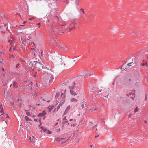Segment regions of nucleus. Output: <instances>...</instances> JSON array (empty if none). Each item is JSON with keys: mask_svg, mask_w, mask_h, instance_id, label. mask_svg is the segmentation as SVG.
Instances as JSON below:
<instances>
[{"mask_svg": "<svg viewBox=\"0 0 148 148\" xmlns=\"http://www.w3.org/2000/svg\"><path fill=\"white\" fill-rule=\"evenodd\" d=\"M59 48L61 51L64 52H65L67 50V47L65 45L63 46H60Z\"/></svg>", "mask_w": 148, "mask_h": 148, "instance_id": "1", "label": "nucleus"}, {"mask_svg": "<svg viewBox=\"0 0 148 148\" xmlns=\"http://www.w3.org/2000/svg\"><path fill=\"white\" fill-rule=\"evenodd\" d=\"M63 121L62 123V129L63 130L64 125L65 124L68 122V121L67 120L66 116H64L63 117Z\"/></svg>", "mask_w": 148, "mask_h": 148, "instance_id": "2", "label": "nucleus"}, {"mask_svg": "<svg viewBox=\"0 0 148 148\" xmlns=\"http://www.w3.org/2000/svg\"><path fill=\"white\" fill-rule=\"evenodd\" d=\"M12 85L13 87L15 88H17L18 87V83L15 81H13V83L11 84L10 86H11Z\"/></svg>", "mask_w": 148, "mask_h": 148, "instance_id": "3", "label": "nucleus"}, {"mask_svg": "<svg viewBox=\"0 0 148 148\" xmlns=\"http://www.w3.org/2000/svg\"><path fill=\"white\" fill-rule=\"evenodd\" d=\"M77 21H74L73 22H71V29H75V25L77 24Z\"/></svg>", "mask_w": 148, "mask_h": 148, "instance_id": "4", "label": "nucleus"}, {"mask_svg": "<svg viewBox=\"0 0 148 148\" xmlns=\"http://www.w3.org/2000/svg\"><path fill=\"white\" fill-rule=\"evenodd\" d=\"M135 90L133 91V92H131L129 94H127V95L129 97H131V95H132V96L131 97V98L133 100L134 98L135 97Z\"/></svg>", "mask_w": 148, "mask_h": 148, "instance_id": "5", "label": "nucleus"}, {"mask_svg": "<svg viewBox=\"0 0 148 148\" xmlns=\"http://www.w3.org/2000/svg\"><path fill=\"white\" fill-rule=\"evenodd\" d=\"M80 12L81 13V16L82 18H84V14H85L84 10L83 8H81L80 10Z\"/></svg>", "mask_w": 148, "mask_h": 148, "instance_id": "6", "label": "nucleus"}, {"mask_svg": "<svg viewBox=\"0 0 148 148\" xmlns=\"http://www.w3.org/2000/svg\"><path fill=\"white\" fill-rule=\"evenodd\" d=\"M65 138H61L59 137L55 138V141H59L62 140H64Z\"/></svg>", "mask_w": 148, "mask_h": 148, "instance_id": "7", "label": "nucleus"}, {"mask_svg": "<svg viewBox=\"0 0 148 148\" xmlns=\"http://www.w3.org/2000/svg\"><path fill=\"white\" fill-rule=\"evenodd\" d=\"M46 114L45 111H43L42 113H41L39 114L38 116L40 117H42L45 115Z\"/></svg>", "mask_w": 148, "mask_h": 148, "instance_id": "8", "label": "nucleus"}, {"mask_svg": "<svg viewBox=\"0 0 148 148\" xmlns=\"http://www.w3.org/2000/svg\"><path fill=\"white\" fill-rule=\"evenodd\" d=\"M141 134H137L134 135V138H137L138 139L139 138H140V137H141Z\"/></svg>", "mask_w": 148, "mask_h": 148, "instance_id": "9", "label": "nucleus"}, {"mask_svg": "<svg viewBox=\"0 0 148 148\" xmlns=\"http://www.w3.org/2000/svg\"><path fill=\"white\" fill-rule=\"evenodd\" d=\"M30 141L32 143H35V139L34 136H32V137H30Z\"/></svg>", "mask_w": 148, "mask_h": 148, "instance_id": "10", "label": "nucleus"}, {"mask_svg": "<svg viewBox=\"0 0 148 148\" xmlns=\"http://www.w3.org/2000/svg\"><path fill=\"white\" fill-rule=\"evenodd\" d=\"M70 106L69 105L67 106L66 109V110L64 113V115H65V114H66V113L67 112L68 110L70 109Z\"/></svg>", "mask_w": 148, "mask_h": 148, "instance_id": "11", "label": "nucleus"}, {"mask_svg": "<svg viewBox=\"0 0 148 148\" xmlns=\"http://www.w3.org/2000/svg\"><path fill=\"white\" fill-rule=\"evenodd\" d=\"M141 64L142 66H147L148 65L147 64V63L146 61H145L144 60H143L142 63Z\"/></svg>", "mask_w": 148, "mask_h": 148, "instance_id": "12", "label": "nucleus"}, {"mask_svg": "<svg viewBox=\"0 0 148 148\" xmlns=\"http://www.w3.org/2000/svg\"><path fill=\"white\" fill-rule=\"evenodd\" d=\"M70 94L72 95H73L75 96L77 95V93L76 92H74L73 90H70Z\"/></svg>", "mask_w": 148, "mask_h": 148, "instance_id": "13", "label": "nucleus"}, {"mask_svg": "<svg viewBox=\"0 0 148 148\" xmlns=\"http://www.w3.org/2000/svg\"><path fill=\"white\" fill-rule=\"evenodd\" d=\"M51 29H52L53 32H56L58 30V29L57 27L52 28Z\"/></svg>", "mask_w": 148, "mask_h": 148, "instance_id": "14", "label": "nucleus"}, {"mask_svg": "<svg viewBox=\"0 0 148 148\" xmlns=\"http://www.w3.org/2000/svg\"><path fill=\"white\" fill-rule=\"evenodd\" d=\"M70 101L71 102H72L73 101H78V100L75 98H72L70 99Z\"/></svg>", "mask_w": 148, "mask_h": 148, "instance_id": "15", "label": "nucleus"}, {"mask_svg": "<svg viewBox=\"0 0 148 148\" xmlns=\"http://www.w3.org/2000/svg\"><path fill=\"white\" fill-rule=\"evenodd\" d=\"M66 90L65 89V90L64 91L63 93H62V94H61V96L63 95V94H64V97H63V99H64L65 98V95L66 94Z\"/></svg>", "mask_w": 148, "mask_h": 148, "instance_id": "16", "label": "nucleus"}, {"mask_svg": "<svg viewBox=\"0 0 148 148\" xmlns=\"http://www.w3.org/2000/svg\"><path fill=\"white\" fill-rule=\"evenodd\" d=\"M75 86L74 85H73V86H69V89L70 90H73V89L75 88Z\"/></svg>", "mask_w": 148, "mask_h": 148, "instance_id": "17", "label": "nucleus"}, {"mask_svg": "<svg viewBox=\"0 0 148 148\" xmlns=\"http://www.w3.org/2000/svg\"><path fill=\"white\" fill-rule=\"evenodd\" d=\"M41 128L42 131H43L44 132H45L47 131V130L46 128H44L43 127H41Z\"/></svg>", "mask_w": 148, "mask_h": 148, "instance_id": "18", "label": "nucleus"}, {"mask_svg": "<svg viewBox=\"0 0 148 148\" xmlns=\"http://www.w3.org/2000/svg\"><path fill=\"white\" fill-rule=\"evenodd\" d=\"M139 110V108L138 107H136L135 108V109H134V112L136 113L137 111H138Z\"/></svg>", "mask_w": 148, "mask_h": 148, "instance_id": "19", "label": "nucleus"}, {"mask_svg": "<svg viewBox=\"0 0 148 148\" xmlns=\"http://www.w3.org/2000/svg\"><path fill=\"white\" fill-rule=\"evenodd\" d=\"M27 64H29V66L30 67H33V64L32 62H27Z\"/></svg>", "mask_w": 148, "mask_h": 148, "instance_id": "20", "label": "nucleus"}, {"mask_svg": "<svg viewBox=\"0 0 148 148\" xmlns=\"http://www.w3.org/2000/svg\"><path fill=\"white\" fill-rule=\"evenodd\" d=\"M63 102H62L61 104H60L57 107V110H58V109H59L60 107V106H61L62 105Z\"/></svg>", "mask_w": 148, "mask_h": 148, "instance_id": "21", "label": "nucleus"}, {"mask_svg": "<svg viewBox=\"0 0 148 148\" xmlns=\"http://www.w3.org/2000/svg\"><path fill=\"white\" fill-rule=\"evenodd\" d=\"M57 44H58L60 42L59 39L58 38L56 37V40H55Z\"/></svg>", "mask_w": 148, "mask_h": 148, "instance_id": "22", "label": "nucleus"}, {"mask_svg": "<svg viewBox=\"0 0 148 148\" xmlns=\"http://www.w3.org/2000/svg\"><path fill=\"white\" fill-rule=\"evenodd\" d=\"M59 93L58 92H57L56 93V95L55 97L56 99V101H57V97L59 96Z\"/></svg>", "mask_w": 148, "mask_h": 148, "instance_id": "23", "label": "nucleus"}, {"mask_svg": "<svg viewBox=\"0 0 148 148\" xmlns=\"http://www.w3.org/2000/svg\"><path fill=\"white\" fill-rule=\"evenodd\" d=\"M68 0H63V3L64 4H66L68 3Z\"/></svg>", "mask_w": 148, "mask_h": 148, "instance_id": "24", "label": "nucleus"}, {"mask_svg": "<svg viewBox=\"0 0 148 148\" xmlns=\"http://www.w3.org/2000/svg\"><path fill=\"white\" fill-rule=\"evenodd\" d=\"M83 103V104H82L81 105V107H82V108H84L85 106L86 105V104H85V103H84V102H82V103Z\"/></svg>", "mask_w": 148, "mask_h": 148, "instance_id": "25", "label": "nucleus"}, {"mask_svg": "<svg viewBox=\"0 0 148 148\" xmlns=\"http://www.w3.org/2000/svg\"><path fill=\"white\" fill-rule=\"evenodd\" d=\"M25 119L27 121H28L29 120L30 121H31V120L30 119H29V118L27 116H26L25 117Z\"/></svg>", "mask_w": 148, "mask_h": 148, "instance_id": "26", "label": "nucleus"}, {"mask_svg": "<svg viewBox=\"0 0 148 148\" xmlns=\"http://www.w3.org/2000/svg\"><path fill=\"white\" fill-rule=\"evenodd\" d=\"M54 19L55 20H56L57 21H58V20H59V18L57 16L55 17Z\"/></svg>", "mask_w": 148, "mask_h": 148, "instance_id": "27", "label": "nucleus"}, {"mask_svg": "<svg viewBox=\"0 0 148 148\" xmlns=\"http://www.w3.org/2000/svg\"><path fill=\"white\" fill-rule=\"evenodd\" d=\"M65 26H64V25H60L59 26V28H65Z\"/></svg>", "mask_w": 148, "mask_h": 148, "instance_id": "28", "label": "nucleus"}, {"mask_svg": "<svg viewBox=\"0 0 148 148\" xmlns=\"http://www.w3.org/2000/svg\"><path fill=\"white\" fill-rule=\"evenodd\" d=\"M47 133L49 134H50L52 133V132L51 131H49V130H47V131H46Z\"/></svg>", "mask_w": 148, "mask_h": 148, "instance_id": "29", "label": "nucleus"}, {"mask_svg": "<svg viewBox=\"0 0 148 148\" xmlns=\"http://www.w3.org/2000/svg\"><path fill=\"white\" fill-rule=\"evenodd\" d=\"M26 114L28 116H30L31 115L30 113L29 112H27Z\"/></svg>", "mask_w": 148, "mask_h": 148, "instance_id": "30", "label": "nucleus"}, {"mask_svg": "<svg viewBox=\"0 0 148 148\" xmlns=\"http://www.w3.org/2000/svg\"><path fill=\"white\" fill-rule=\"evenodd\" d=\"M8 42L11 45H12L13 43V42L11 40H9L8 41Z\"/></svg>", "mask_w": 148, "mask_h": 148, "instance_id": "31", "label": "nucleus"}, {"mask_svg": "<svg viewBox=\"0 0 148 148\" xmlns=\"http://www.w3.org/2000/svg\"><path fill=\"white\" fill-rule=\"evenodd\" d=\"M3 110H4L3 109V108H1V110H0V112H1V113L3 112V114H4V113L3 112Z\"/></svg>", "mask_w": 148, "mask_h": 148, "instance_id": "32", "label": "nucleus"}, {"mask_svg": "<svg viewBox=\"0 0 148 148\" xmlns=\"http://www.w3.org/2000/svg\"><path fill=\"white\" fill-rule=\"evenodd\" d=\"M37 26H38V27L40 28V23H38L36 25Z\"/></svg>", "mask_w": 148, "mask_h": 148, "instance_id": "33", "label": "nucleus"}, {"mask_svg": "<svg viewBox=\"0 0 148 148\" xmlns=\"http://www.w3.org/2000/svg\"><path fill=\"white\" fill-rule=\"evenodd\" d=\"M19 65V63H17L16 66V68H17L18 66Z\"/></svg>", "mask_w": 148, "mask_h": 148, "instance_id": "34", "label": "nucleus"}, {"mask_svg": "<svg viewBox=\"0 0 148 148\" xmlns=\"http://www.w3.org/2000/svg\"><path fill=\"white\" fill-rule=\"evenodd\" d=\"M37 76V72H36L35 73V74H34V77L36 78V77Z\"/></svg>", "mask_w": 148, "mask_h": 148, "instance_id": "35", "label": "nucleus"}, {"mask_svg": "<svg viewBox=\"0 0 148 148\" xmlns=\"http://www.w3.org/2000/svg\"><path fill=\"white\" fill-rule=\"evenodd\" d=\"M64 58H66V57H65V56L61 57V59L62 60H63V59Z\"/></svg>", "mask_w": 148, "mask_h": 148, "instance_id": "36", "label": "nucleus"}, {"mask_svg": "<svg viewBox=\"0 0 148 148\" xmlns=\"http://www.w3.org/2000/svg\"><path fill=\"white\" fill-rule=\"evenodd\" d=\"M133 64V63L132 62L129 63L127 65L128 66H130L132 65L131 64Z\"/></svg>", "mask_w": 148, "mask_h": 148, "instance_id": "37", "label": "nucleus"}, {"mask_svg": "<svg viewBox=\"0 0 148 148\" xmlns=\"http://www.w3.org/2000/svg\"><path fill=\"white\" fill-rule=\"evenodd\" d=\"M53 108L52 107H51L50 108H49V112H51V109H52Z\"/></svg>", "mask_w": 148, "mask_h": 148, "instance_id": "38", "label": "nucleus"}, {"mask_svg": "<svg viewBox=\"0 0 148 148\" xmlns=\"http://www.w3.org/2000/svg\"><path fill=\"white\" fill-rule=\"evenodd\" d=\"M101 121L103 123H105L104 119V118H102L101 119Z\"/></svg>", "mask_w": 148, "mask_h": 148, "instance_id": "39", "label": "nucleus"}, {"mask_svg": "<svg viewBox=\"0 0 148 148\" xmlns=\"http://www.w3.org/2000/svg\"><path fill=\"white\" fill-rule=\"evenodd\" d=\"M132 116V114H130L128 115V118H131V117Z\"/></svg>", "mask_w": 148, "mask_h": 148, "instance_id": "40", "label": "nucleus"}, {"mask_svg": "<svg viewBox=\"0 0 148 148\" xmlns=\"http://www.w3.org/2000/svg\"><path fill=\"white\" fill-rule=\"evenodd\" d=\"M34 17H32L29 18V20H31L34 19Z\"/></svg>", "mask_w": 148, "mask_h": 148, "instance_id": "41", "label": "nucleus"}, {"mask_svg": "<svg viewBox=\"0 0 148 148\" xmlns=\"http://www.w3.org/2000/svg\"><path fill=\"white\" fill-rule=\"evenodd\" d=\"M76 4L77 5H79V0H78V1H77V3H76Z\"/></svg>", "mask_w": 148, "mask_h": 148, "instance_id": "42", "label": "nucleus"}, {"mask_svg": "<svg viewBox=\"0 0 148 148\" xmlns=\"http://www.w3.org/2000/svg\"><path fill=\"white\" fill-rule=\"evenodd\" d=\"M98 125L97 124H96L93 127V129H95L97 127Z\"/></svg>", "mask_w": 148, "mask_h": 148, "instance_id": "43", "label": "nucleus"}, {"mask_svg": "<svg viewBox=\"0 0 148 148\" xmlns=\"http://www.w3.org/2000/svg\"><path fill=\"white\" fill-rule=\"evenodd\" d=\"M33 62H34V63H35V62H36L37 63H38V64H41L39 62H38V61H34Z\"/></svg>", "mask_w": 148, "mask_h": 148, "instance_id": "44", "label": "nucleus"}, {"mask_svg": "<svg viewBox=\"0 0 148 148\" xmlns=\"http://www.w3.org/2000/svg\"><path fill=\"white\" fill-rule=\"evenodd\" d=\"M10 56L11 58H14V55H13V54H11L10 55Z\"/></svg>", "mask_w": 148, "mask_h": 148, "instance_id": "45", "label": "nucleus"}, {"mask_svg": "<svg viewBox=\"0 0 148 148\" xmlns=\"http://www.w3.org/2000/svg\"><path fill=\"white\" fill-rule=\"evenodd\" d=\"M127 132H125L124 133H123V134L124 135V136H125V135H127Z\"/></svg>", "mask_w": 148, "mask_h": 148, "instance_id": "46", "label": "nucleus"}, {"mask_svg": "<svg viewBox=\"0 0 148 148\" xmlns=\"http://www.w3.org/2000/svg\"><path fill=\"white\" fill-rule=\"evenodd\" d=\"M147 94H146V96H145V101H147Z\"/></svg>", "mask_w": 148, "mask_h": 148, "instance_id": "47", "label": "nucleus"}, {"mask_svg": "<svg viewBox=\"0 0 148 148\" xmlns=\"http://www.w3.org/2000/svg\"><path fill=\"white\" fill-rule=\"evenodd\" d=\"M99 136V135L98 134H97L95 136V138H96L97 137H98Z\"/></svg>", "mask_w": 148, "mask_h": 148, "instance_id": "48", "label": "nucleus"}, {"mask_svg": "<svg viewBox=\"0 0 148 148\" xmlns=\"http://www.w3.org/2000/svg\"><path fill=\"white\" fill-rule=\"evenodd\" d=\"M121 69H124V70H125L126 69V68H125L124 67H123V66L121 68Z\"/></svg>", "mask_w": 148, "mask_h": 148, "instance_id": "49", "label": "nucleus"}, {"mask_svg": "<svg viewBox=\"0 0 148 148\" xmlns=\"http://www.w3.org/2000/svg\"><path fill=\"white\" fill-rule=\"evenodd\" d=\"M34 121H35V122H37V119H34Z\"/></svg>", "mask_w": 148, "mask_h": 148, "instance_id": "50", "label": "nucleus"}, {"mask_svg": "<svg viewBox=\"0 0 148 148\" xmlns=\"http://www.w3.org/2000/svg\"><path fill=\"white\" fill-rule=\"evenodd\" d=\"M32 84V82H30V84H29V85H30V86H31Z\"/></svg>", "mask_w": 148, "mask_h": 148, "instance_id": "51", "label": "nucleus"}, {"mask_svg": "<svg viewBox=\"0 0 148 148\" xmlns=\"http://www.w3.org/2000/svg\"><path fill=\"white\" fill-rule=\"evenodd\" d=\"M75 126H76V125H75V124H73V127H75Z\"/></svg>", "mask_w": 148, "mask_h": 148, "instance_id": "52", "label": "nucleus"}, {"mask_svg": "<svg viewBox=\"0 0 148 148\" xmlns=\"http://www.w3.org/2000/svg\"><path fill=\"white\" fill-rule=\"evenodd\" d=\"M75 82H73V85H74L75 86Z\"/></svg>", "mask_w": 148, "mask_h": 148, "instance_id": "53", "label": "nucleus"}, {"mask_svg": "<svg viewBox=\"0 0 148 148\" xmlns=\"http://www.w3.org/2000/svg\"><path fill=\"white\" fill-rule=\"evenodd\" d=\"M3 24H4V26H5V27H6V24H5L4 23H3Z\"/></svg>", "mask_w": 148, "mask_h": 148, "instance_id": "54", "label": "nucleus"}, {"mask_svg": "<svg viewBox=\"0 0 148 148\" xmlns=\"http://www.w3.org/2000/svg\"><path fill=\"white\" fill-rule=\"evenodd\" d=\"M2 18H5V16L4 15H3V16H2Z\"/></svg>", "mask_w": 148, "mask_h": 148, "instance_id": "55", "label": "nucleus"}, {"mask_svg": "<svg viewBox=\"0 0 148 148\" xmlns=\"http://www.w3.org/2000/svg\"><path fill=\"white\" fill-rule=\"evenodd\" d=\"M90 123H91L92 124H93V123L92 122L90 121L89 122Z\"/></svg>", "mask_w": 148, "mask_h": 148, "instance_id": "56", "label": "nucleus"}, {"mask_svg": "<svg viewBox=\"0 0 148 148\" xmlns=\"http://www.w3.org/2000/svg\"><path fill=\"white\" fill-rule=\"evenodd\" d=\"M93 146V145H90V147H92V146Z\"/></svg>", "mask_w": 148, "mask_h": 148, "instance_id": "57", "label": "nucleus"}, {"mask_svg": "<svg viewBox=\"0 0 148 148\" xmlns=\"http://www.w3.org/2000/svg\"><path fill=\"white\" fill-rule=\"evenodd\" d=\"M144 122L145 123H147V121H144Z\"/></svg>", "mask_w": 148, "mask_h": 148, "instance_id": "58", "label": "nucleus"}, {"mask_svg": "<svg viewBox=\"0 0 148 148\" xmlns=\"http://www.w3.org/2000/svg\"><path fill=\"white\" fill-rule=\"evenodd\" d=\"M72 120H73V119H70V120H69V121H72Z\"/></svg>", "mask_w": 148, "mask_h": 148, "instance_id": "59", "label": "nucleus"}, {"mask_svg": "<svg viewBox=\"0 0 148 148\" xmlns=\"http://www.w3.org/2000/svg\"><path fill=\"white\" fill-rule=\"evenodd\" d=\"M60 129H59L58 130V131H57V132H60Z\"/></svg>", "mask_w": 148, "mask_h": 148, "instance_id": "60", "label": "nucleus"}, {"mask_svg": "<svg viewBox=\"0 0 148 148\" xmlns=\"http://www.w3.org/2000/svg\"><path fill=\"white\" fill-rule=\"evenodd\" d=\"M115 80L114 81V82L113 83V85H114L115 84Z\"/></svg>", "mask_w": 148, "mask_h": 148, "instance_id": "61", "label": "nucleus"}, {"mask_svg": "<svg viewBox=\"0 0 148 148\" xmlns=\"http://www.w3.org/2000/svg\"><path fill=\"white\" fill-rule=\"evenodd\" d=\"M97 109L96 108H94V111H95V110H97Z\"/></svg>", "mask_w": 148, "mask_h": 148, "instance_id": "62", "label": "nucleus"}, {"mask_svg": "<svg viewBox=\"0 0 148 148\" xmlns=\"http://www.w3.org/2000/svg\"><path fill=\"white\" fill-rule=\"evenodd\" d=\"M101 91L102 90H99V91L100 92H101Z\"/></svg>", "mask_w": 148, "mask_h": 148, "instance_id": "63", "label": "nucleus"}, {"mask_svg": "<svg viewBox=\"0 0 148 148\" xmlns=\"http://www.w3.org/2000/svg\"><path fill=\"white\" fill-rule=\"evenodd\" d=\"M2 71H4V69L2 68Z\"/></svg>", "mask_w": 148, "mask_h": 148, "instance_id": "64", "label": "nucleus"}]
</instances>
